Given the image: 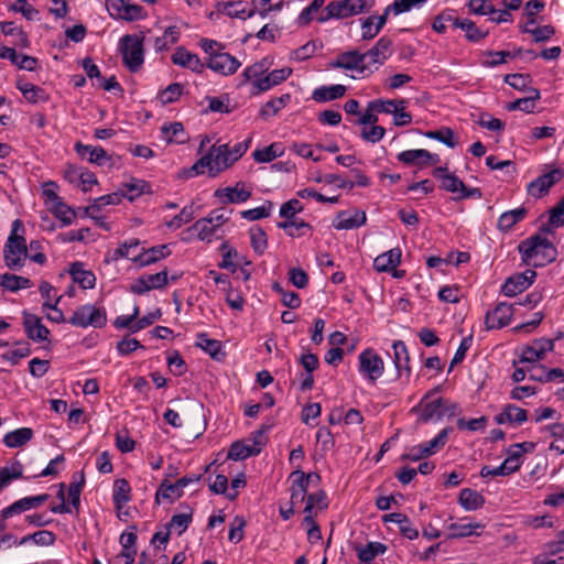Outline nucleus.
<instances>
[{
	"label": "nucleus",
	"mask_w": 564,
	"mask_h": 564,
	"mask_svg": "<svg viewBox=\"0 0 564 564\" xmlns=\"http://www.w3.org/2000/svg\"><path fill=\"white\" fill-rule=\"evenodd\" d=\"M183 85L180 83L170 84L165 89L161 90L158 99L165 106L177 101L183 95Z\"/></svg>",
	"instance_id": "obj_56"
},
{
	"label": "nucleus",
	"mask_w": 564,
	"mask_h": 564,
	"mask_svg": "<svg viewBox=\"0 0 564 564\" xmlns=\"http://www.w3.org/2000/svg\"><path fill=\"white\" fill-rule=\"evenodd\" d=\"M467 518L460 519V522H454L448 525V530L451 533L448 534V539H460L467 538L471 535H479L477 530L484 529L485 525L480 522H467L464 523Z\"/></svg>",
	"instance_id": "obj_33"
},
{
	"label": "nucleus",
	"mask_w": 564,
	"mask_h": 564,
	"mask_svg": "<svg viewBox=\"0 0 564 564\" xmlns=\"http://www.w3.org/2000/svg\"><path fill=\"white\" fill-rule=\"evenodd\" d=\"M106 8L111 18L128 22L144 20L148 17L143 7L130 0H106Z\"/></svg>",
	"instance_id": "obj_7"
},
{
	"label": "nucleus",
	"mask_w": 564,
	"mask_h": 564,
	"mask_svg": "<svg viewBox=\"0 0 564 564\" xmlns=\"http://www.w3.org/2000/svg\"><path fill=\"white\" fill-rule=\"evenodd\" d=\"M375 0H334L330 1L318 17V22L324 23L332 19H346L370 10Z\"/></svg>",
	"instance_id": "obj_4"
},
{
	"label": "nucleus",
	"mask_w": 564,
	"mask_h": 564,
	"mask_svg": "<svg viewBox=\"0 0 564 564\" xmlns=\"http://www.w3.org/2000/svg\"><path fill=\"white\" fill-rule=\"evenodd\" d=\"M392 44L391 39L382 36L377 41L373 47L364 53L369 69H377L391 56Z\"/></svg>",
	"instance_id": "obj_14"
},
{
	"label": "nucleus",
	"mask_w": 564,
	"mask_h": 564,
	"mask_svg": "<svg viewBox=\"0 0 564 564\" xmlns=\"http://www.w3.org/2000/svg\"><path fill=\"white\" fill-rule=\"evenodd\" d=\"M260 446L254 443L253 445H247L242 442H235L231 444L228 458L234 460H242L260 453Z\"/></svg>",
	"instance_id": "obj_42"
},
{
	"label": "nucleus",
	"mask_w": 564,
	"mask_h": 564,
	"mask_svg": "<svg viewBox=\"0 0 564 564\" xmlns=\"http://www.w3.org/2000/svg\"><path fill=\"white\" fill-rule=\"evenodd\" d=\"M34 433L30 427H20L7 433L3 437V443L7 447L17 448L29 443Z\"/></svg>",
	"instance_id": "obj_39"
},
{
	"label": "nucleus",
	"mask_w": 564,
	"mask_h": 564,
	"mask_svg": "<svg viewBox=\"0 0 564 564\" xmlns=\"http://www.w3.org/2000/svg\"><path fill=\"white\" fill-rule=\"evenodd\" d=\"M24 332L29 339L35 343L48 340L50 330L42 323L41 317L24 311L22 313Z\"/></svg>",
	"instance_id": "obj_17"
},
{
	"label": "nucleus",
	"mask_w": 564,
	"mask_h": 564,
	"mask_svg": "<svg viewBox=\"0 0 564 564\" xmlns=\"http://www.w3.org/2000/svg\"><path fill=\"white\" fill-rule=\"evenodd\" d=\"M291 94H283L280 97L271 98L260 108L259 115L263 119L276 116L291 102Z\"/></svg>",
	"instance_id": "obj_36"
},
{
	"label": "nucleus",
	"mask_w": 564,
	"mask_h": 564,
	"mask_svg": "<svg viewBox=\"0 0 564 564\" xmlns=\"http://www.w3.org/2000/svg\"><path fill=\"white\" fill-rule=\"evenodd\" d=\"M443 403H444V398H437L435 400H432V401L423 404L421 419L424 422L433 421V420H435V421L442 420L441 413H442Z\"/></svg>",
	"instance_id": "obj_52"
},
{
	"label": "nucleus",
	"mask_w": 564,
	"mask_h": 564,
	"mask_svg": "<svg viewBox=\"0 0 564 564\" xmlns=\"http://www.w3.org/2000/svg\"><path fill=\"white\" fill-rule=\"evenodd\" d=\"M196 346L217 360L219 359V355H224L221 351V343L209 338L205 333L197 335Z\"/></svg>",
	"instance_id": "obj_49"
},
{
	"label": "nucleus",
	"mask_w": 564,
	"mask_h": 564,
	"mask_svg": "<svg viewBox=\"0 0 564 564\" xmlns=\"http://www.w3.org/2000/svg\"><path fill=\"white\" fill-rule=\"evenodd\" d=\"M528 214V209L525 207H518L516 209H511L508 212H505L500 215L498 219V228L499 230L507 232L509 231L514 225L520 223L524 219V217Z\"/></svg>",
	"instance_id": "obj_40"
},
{
	"label": "nucleus",
	"mask_w": 564,
	"mask_h": 564,
	"mask_svg": "<svg viewBox=\"0 0 564 564\" xmlns=\"http://www.w3.org/2000/svg\"><path fill=\"white\" fill-rule=\"evenodd\" d=\"M536 276L535 271L525 270L522 273H517L506 280L501 288V292L509 297L516 296L527 290Z\"/></svg>",
	"instance_id": "obj_16"
},
{
	"label": "nucleus",
	"mask_w": 564,
	"mask_h": 564,
	"mask_svg": "<svg viewBox=\"0 0 564 564\" xmlns=\"http://www.w3.org/2000/svg\"><path fill=\"white\" fill-rule=\"evenodd\" d=\"M215 197L219 198L225 204H240L251 197V191L246 188L243 183L238 182L232 187L216 189Z\"/></svg>",
	"instance_id": "obj_24"
},
{
	"label": "nucleus",
	"mask_w": 564,
	"mask_h": 564,
	"mask_svg": "<svg viewBox=\"0 0 564 564\" xmlns=\"http://www.w3.org/2000/svg\"><path fill=\"white\" fill-rule=\"evenodd\" d=\"M272 208V202L267 200L263 205L259 207L241 212V217L250 221L267 218L270 216Z\"/></svg>",
	"instance_id": "obj_58"
},
{
	"label": "nucleus",
	"mask_w": 564,
	"mask_h": 564,
	"mask_svg": "<svg viewBox=\"0 0 564 564\" xmlns=\"http://www.w3.org/2000/svg\"><path fill=\"white\" fill-rule=\"evenodd\" d=\"M75 150L82 159L97 165H102L107 160L106 151L99 145H88L77 142Z\"/></svg>",
	"instance_id": "obj_32"
},
{
	"label": "nucleus",
	"mask_w": 564,
	"mask_h": 564,
	"mask_svg": "<svg viewBox=\"0 0 564 564\" xmlns=\"http://www.w3.org/2000/svg\"><path fill=\"white\" fill-rule=\"evenodd\" d=\"M0 286L6 291L15 293L20 290L32 288L33 282L25 276L12 273H2L0 274Z\"/></svg>",
	"instance_id": "obj_35"
},
{
	"label": "nucleus",
	"mask_w": 564,
	"mask_h": 564,
	"mask_svg": "<svg viewBox=\"0 0 564 564\" xmlns=\"http://www.w3.org/2000/svg\"><path fill=\"white\" fill-rule=\"evenodd\" d=\"M249 235L253 251L258 254H263L268 248V237L265 231L259 226H252L249 229Z\"/></svg>",
	"instance_id": "obj_51"
},
{
	"label": "nucleus",
	"mask_w": 564,
	"mask_h": 564,
	"mask_svg": "<svg viewBox=\"0 0 564 564\" xmlns=\"http://www.w3.org/2000/svg\"><path fill=\"white\" fill-rule=\"evenodd\" d=\"M283 0H252V10L261 18H267L271 12L280 11L283 7Z\"/></svg>",
	"instance_id": "obj_53"
},
{
	"label": "nucleus",
	"mask_w": 564,
	"mask_h": 564,
	"mask_svg": "<svg viewBox=\"0 0 564 564\" xmlns=\"http://www.w3.org/2000/svg\"><path fill=\"white\" fill-rule=\"evenodd\" d=\"M401 254L402 253L399 248L390 249L375 258L373 268L378 272H390L400 264Z\"/></svg>",
	"instance_id": "obj_30"
},
{
	"label": "nucleus",
	"mask_w": 564,
	"mask_h": 564,
	"mask_svg": "<svg viewBox=\"0 0 564 564\" xmlns=\"http://www.w3.org/2000/svg\"><path fill=\"white\" fill-rule=\"evenodd\" d=\"M209 489L217 495H225L230 500L236 499L238 496V491H229L228 478L225 475H217L209 484Z\"/></svg>",
	"instance_id": "obj_57"
},
{
	"label": "nucleus",
	"mask_w": 564,
	"mask_h": 564,
	"mask_svg": "<svg viewBox=\"0 0 564 564\" xmlns=\"http://www.w3.org/2000/svg\"><path fill=\"white\" fill-rule=\"evenodd\" d=\"M53 214L56 218L61 219L64 225L72 224L75 218V212L61 199L54 203Z\"/></svg>",
	"instance_id": "obj_63"
},
{
	"label": "nucleus",
	"mask_w": 564,
	"mask_h": 564,
	"mask_svg": "<svg viewBox=\"0 0 564 564\" xmlns=\"http://www.w3.org/2000/svg\"><path fill=\"white\" fill-rule=\"evenodd\" d=\"M451 432H453L452 427H445L441 430L434 438H432L429 442L422 443V445L427 451L426 453L429 456L437 453L441 448L445 446Z\"/></svg>",
	"instance_id": "obj_55"
},
{
	"label": "nucleus",
	"mask_w": 564,
	"mask_h": 564,
	"mask_svg": "<svg viewBox=\"0 0 564 564\" xmlns=\"http://www.w3.org/2000/svg\"><path fill=\"white\" fill-rule=\"evenodd\" d=\"M522 260L533 267H544L556 259L557 251L554 245L544 236L534 235L518 246Z\"/></svg>",
	"instance_id": "obj_1"
},
{
	"label": "nucleus",
	"mask_w": 564,
	"mask_h": 564,
	"mask_svg": "<svg viewBox=\"0 0 564 564\" xmlns=\"http://www.w3.org/2000/svg\"><path fill=\"white\" fill-rule=\"evenodd\" d=\"M442 188L449 193H454V194L458 193L459 199H465V198L479 199L482 196L481 191L478 187H471V188L466 187L464 182L453 173H447L444 175L443 181H442Z\"/></svg>",
	"instance_id": "obj_18"
},
{
	"label": "nucleus",
	"mask_w": 564,
	"mask_h": 564,
	"mask_svg": "<svg viewBox=\"0 0 564 564\" xmlns=\"http://www.w3.org/2000/svg\"><path fill=\"white\" fill-rule=\"evenodd\" d=\"M170 254L169 247L166 245L155 246L150 249H142V251L131 258L134 263L140 267L150 265L161 259L166 258Z\"/></svg>",
	"instance_id": "obj_27"
},
{
	"label": "nucleus",
	"mask_w": 564,
	"mask_h": 564,
	"mask_svg": "<svg viewBox=\"0 0 564 564\" xmlns=\"http://www.w3.org/2000/svg\"><path fill=\"white\" fill-rule=\"evenodd\" d=\"M31 354V349L28 344H23L19 348L9 350L1 355V359L10 362L12 366L18 365L20 360L26 358Z\"/></svg>",
	"instance_id": "obj_62"
},
{
	"label": "nucleus",
	"mask_w": 564,
	"mask_h": 564,
	"mask_svg": "<svg viewBox=\"0 0 564 564\" xmlns=\"http://www.w3.org/2000/svg\"><path fill=\"white\" fill-rule=\"evenodd\" d=\"M513 304L499 302L494 310L488 311L485 316L486 329H500L509 325L513 316Z\"/></svg>",
	"instance_id": "obj_11"
},
{
	"label": "nucleus",
	"mask_w": 564,
	"mask_h": 564,
	"mask_svg": "<svg viewBox=\"0 0 564 564\" xmlns=\"http://www.w3.org/2000/svg\"><path fill=\"white\" fill-rule=\"evenodd\" d=\"M484 55L486 58L481 61V65L485 67H496L505 64L512 56L508 51H489L484 53Z\"/></svg>",
	"instance_id": "obj_60"
},
{
	"label": "nucleus",
	"mask_w": 564,
	"mask_h": 564,
	"mask_svg": "<svg viewBox=\"0 0 564 564\" xmlns=\"http://www.w3.org/2000/svg\"><path fill=\"white\" fill-rule=\"evenodd\" d=\"M85 485V475L83 471L76 473L73 476V480L68 486V499L69 503L74 509H78L80 506V494Z\"/></svg>",
	"instance_id": "obj_47"
},
{
	"label": "nucleus",
	"mask_w": 564,
	"mask_h": 564,
	"mask_svg": "<svg viewBox=\"0 0 564 564\" xmlns=\"http://www.w3.org/2000/svg\"><path fill=\"white\" fill-rule=\"evenodd\" d=\"M398 160L408 165H434L440 162V155L424 149L405 150L398 154Z\"/></svg>",
	"instance_id": "obj_20"
},
{
	"label": "nucleus",
	"mask_w": 564,
	"mask_h": 564,
	"mask_svg": "<svg viewBox=\"0 0 564 564\" xmlns=\"http://www.w3.org/2000/svg\"><path fill=\"white\" fill-rule=\"evenodd\" d=\"M563 177L564 171L562 169H552L530 182L527 186V191L532 197L540 198L547 194L550 188L554 184L558 183Z\"/></svg>",
	"instance_id": "obj_10"
},
{
	"label": "nucleus",
	"mask_w": 564,
	"mask_h": 564,
	"mask_svg": "<svg viewBox=\"0 0 564 564\" xmlns=\"http://www.w3.org/2000/svg\"><path fill=\"white\" fill-rule=\"evenodd\" d=\"M292 75V68L283 67L280 69H273L262 79L257 80L252 84L251 94L253 96L270 90L272 87L280 85Z\"/></svg>",
	"instance_id": "obj_19"
},
{
	"label": "nucleus",
	"mask_w": 564,
	"mask_h": 564,
	"mask_svg": "<svg viewBox=\"0 0 564 564\" xmlns=\"http://www.w3.org/2000/svg\"><path fill=\"white\" fill-rule=\"evenodd\" d=\"M200 476L197 475H191V476H184L180 479H177L175 482H171L167 479H164L156 492H155V501L158 503L161 502V500H167L169 502H174L178 498L183 496V490L185 487H187L189 484L198 481Z\"/></svg>",
	"instance_id": "obj_9"
},
{
	"label": "nucleus",
	"mask_w": 564,
	"mask_h": 564,
	"mask_svg": "<svg viewBox=\"0 0 564 564\" xmlns=\"http://www.w3.org/2000/svg\"><path fill=\"white\" fill-rule=\"evenodd\" d=\"M458 502L466 511H475L484 507L485 498L474 489L464 488L459 492Z\"/></svg>",
	"instance_id": "obj_37"
},
{
	"label": "nucleus",
	"mask_w": 564,
	"mask_h": 564,
	"mask_svg": "<svg viewBox=\"0 0 564 564\" xmlns=\"http://www.w3.org/2000/svg\"><path fill=\"white\" fill-rule=\"evenodd\" d=\"M268 70V63L265 59L254 63L246 67L242 72L247 82L251 80L252 84L263 78L264 73Z\"/></svg>",
	"instance_id": "obj_59"
},
{
	"label": "nucleus",
	"mask_w": 564,
	"mask_h": 564,
	"mask_svg": "<svg viewBox=\"0 0 564 564\" xmlns=\"http://www.w3.org/2000/svg\"><path fill=\"white\" fill-rule=\"evenodd\" d=\"M346 86L336 84L319 86L312 93V99L316 102H328L341 98L346 94Z\"/></svg>",
	"instance_id": "obj_31"
},
{
	"label": "nucleus",
	"mask_w": 564,
	"mask_h": 564,
	"mask_svg": "<svg viewBox=\"0 0 564 564\" xmlns=\"http://www.w3.org/2000/svg\"><path fill=\"white\" fill-rule=\"evenodd\" d=\"M144 35L126 34L120 39L119 51L122 56L123 65L131 72L137 73L144 63Z\"/></svg>",
	"instance_id": "obj_5"
},
{
	"label": "nucleus",
	"mask_w": 564,
	"mask_h": 564,
	"mask_svg": "<svg viewBox=\"0 0 564 564\" xmlns=\"http://www.w3.org/2000/svg\"><path fill=\"white\" fill-rule=\"evenodd\" d=\"M139 245L140 240L135 238L122 242L117 249H115L111 252H108V254L106 256V262H117L122 258L131 259L134 256L132 251L137 249Z\"/></svg>",
	"instance_id": "obj_44"
},
{
	"label": "nucleus",
	"mask_w": 564,
	"mask_h": 564,
	"mask_svg": "<svg viewBox=\"0 0 564 564\" xmlns=\"http://www.w3.org/2000/svg\"><path fill=\"white\" fill-rule=\"evenodd\" d=\"M427 0H393L387 7V11H392L393 15H399L411 11L414 7L425 3Z\"/></svg>",
	"instance_id": "obj_61"
},
{
	"label": "nucleus",
	"mask_w": 564,
	"mask_h": 564,
	"mask_svg": "<svg viewBox=\"0 0 564 564\" xmlns=\"http://www.w3.org/2000/svg\"><path fill=\"white\" fill-rule=\"evenodd\" d=\"M393 362L399 377L403 375L409 378L411 376L410 354L406 345L402 340H394L392 344Z\"/></svg>",
	"instance_id": "obj_25"
},
{
	"label": "nucleus",
	"mask_w": 564,
	"mask_h": 564,
	"mask_svg": "<svg viewBox=\"0 0 564 564\" xmlns=\"http://www.w3.org/2000/svg\"><path fill=\"white\" fill-rule=\"evenodd\" d=\"M278 227L284 229L290 237H302L306 235L307 231H312V226L299 218L279 223Z\"/></svg>",
	"instance_id": "obj_46"
},
{
	"label": "nucleus",
	"mask_w": 564,
	"mask_h": 564,
	"mask_svg": "<svg viewBox=\"0 0 564 564\" xmlns=\"http://www.w3.org/2000/svg\"><path fill=\"white\" fill-rule=\"evenodd\" d=\"M312 477V474H305L301 469H295L291 473L290 479L292 480V485L290 488L291 491V505H299L305 500L308 481Z\"/></svg>",
	"instance_id": "obj_22"
},
{
	"label": "nucleus",
	"mask_w": 564,
	"mask_h": 564,
	"mask_svg": "<svg viewBox=\"0 0 564 564\" xmlns=\"http://www.w3.org/2000/svg\"><path fill=\"white\" fill-rule=\"evenodd\" d=\"M366 221L367 216L362 210H343L338 213L333 227L337 230H351L364 226Z\"/></svg>",
	"instance_id": "obj_23"
},
{
	"label": "nucleus",
	"mask_w": 564,
	"mask_h": 564,
	"mask_svg": "<svg viewBox=\"0 0 564 564\" xmlns=\"http://www.w3.org/2000/svg\"><path fill=\"white\" fill-rule=\"evenodd\" d=\"M303 210L302 203L296 199L292 198L284 204H282L280 208V216L284 218L285 220H290L293 218H296V214L301 213Z\"/></svg>",
	"instance_id": "obj_64"
},
{
	"label": "nucleus",
	"mask_w": 564,
	"mask_h": 564,
	"mask_svg": "<svg viewBox=\"0 0 564 564\" xmlns=\"http://www.w3.org/2000/svg\"><path fill=\"white\" fill-rule=\"evenodd\" d=\"M424 135L429 139L437 140L448 148H455L457 145L455 133L448 127H443L435 131H426Z\"/></svg>",
	"instance_id": "obj_54"
},
{
	"label": "nucleus",
	"mask_w": 564,
	"mask_h": 564,
	"mask_svg": "<svg viewBox=\"0 0 564 564\" xmlns=\"http://www.w3.org/2000/svg\"><path fill=\"white\" fill-rule=\"evenodd\" d=\"M235 161L231 159L228 144H214L207 154L202 156L193 166L196 175L204 174L207 170L209 176L215 177L229 169Z\"/></svg>",
	"instance_id": "obj_3"
},
{
	"label": "nucleus",
	"mask_w": 564,
	"mask_h": 564,
	"mask_svg": "<svg viewBox=\"0 0 564 564\" xmlns=\"http://www.w3.org/2000/svg\"><path fill=\"white\" fill-rule=\"evenodd\" d=\"M217 9L220 13L240 20H247L254 15V10L249 8L248 3L241 0L218 3Z\"/></svg>",
	"instance_id": "obj_26"
},
{
	"label": "nucleus",
	"mask_w": 564,
	"mask_h": 564,
	"mask_svg": "<svg viewBox=\"0 0 564 564\" xmlns=\"http://www.w3.org/2000/svg\"><path fill=\"white\" fill-rule=\"evenodd\" d=\"M23 234V223L20 219L13 220L11 232L3 247L4 264L12 271L21 270L29 257L26 240Z\"/></svg>",
	"instance_id": "obj_2"
},
{
	"label": "nucleus",
	"mask_w": 564,
	"mask_h": 564,
	"mask_svg": "<svg viewBox=\"0 0 564 564\" xmlns=\"http://www.w3.org/2000/svg\"><path fill=\"white\" fill-rule=\"evenodd\" d=\"M453 26L465 32V36L470 42H479L488 35V31L479 29L475 22L468 19H449Z\"/></svg>",
	"instance_id": "obj_34"
},
{
	"label": "nucleus",
	"mask_w": 564,
	"mask_h": 564,
	"mask_svg": "<svg viewBox=\"0 0 564 564\" xmlns=\"http://www.w3.org/2000/svg\"><path fill=\"white\" fill-rule=\"evenodd\" d=\"M240 66L241 63L226 51L221 54H215L212 57H207L205 63V67H208L213 72L223 76L235 74Z\"/></svg>",
	"instance_id": "obj_13"
},
{
	"label": "nucleus",
	"mask_w": 564,
	"mask_h": 564,
	"mask_svg": "<svg viewBox=\"0 0 564 564\" xmlns=\"http://www.w3.org/2000/svg\"><path fill=\"white\" fill-rule=\"evenodd\" d=\"M324 4L325 0H313L297 17V24L305 26L314 20L318 22V17L324 11Z\"/></svg>",
	"instance_id": "obj_43"
},
{
	"label": "nucleus",
	"mask_w": 564,
	"mask_h": 564,
	"mask_svg": "<svg viewBox=\"0 0 564 564\" xmlns=\"http://www.w3.org/2000/svg\"><path fill=\"white\" fill-rule=\"evenodd\" d=\"M387 551V546L380 542H369L365 546L357 547V555L360 562L371 563V561Z\"/></svg>",
	"instance_id": "obj_50"
},
{
	"label": "nucleus",
	"mask_w": 564,
	"mask_h": 564,
	"mask_svg": "<svg viewBox=\"0 0 564 564\" xmlns=\"http://www.w3.org/2000/svg\"><path fill=\"white\" fill-rule=\"evenodd\" d=\"M197 232V237L202 241L210 242L215 237L219 235V228L212 224L206 217L198 219L192 227Z\"/></svg>",
	"instance_id": "obj_45"
},
{
	"label": "nucleus",
	"mask_w": 564,
	"mask_h": 564,
	"mask_svg": "<svg viewBox=\"0 0 564 564\" xmlns=\"http://www.w3.org/2000/svg\"><path fill=\"white\" fill-rule=\"evenodd\" d=\"M48 497L50 496L47 494H43V495L21 498V499L14 501L12 505L3 508L0 511V518L2 520H6L15 514H20L24 511L39 508L48 499Z\"/></svg>",
	"instance_id": "obj_15"
},
{
	"label": "nucleus",
	"mask_w": 564,
	"mask_h": 564,
	"mask_svg": "<svg viewBox=\"0 0 564 564\" xmlns=\"http://www.w3.org/2000/svg\"><path fill=\"white\" fill-rule=\"evenodd\" d=\"M149 184L139 178H132L131 182L124 183L122 185V189L119 192L122 194V198L126 197L130 202L134 200L139 196H141L143 193H145L149 189Z\"/></svg>",
	"instance_id": "obj_48"
},
{
	"label": "nucleus",
	"mask_w": 564,
	"mask_h": 564,
	"mask_svg": "<svg viewBox=\"0 0 564 564\" xmlns=\"http://www.w3.org/2000/svg\"><path fill=\"white\" fill-rule=\"evenodd\" d=\"M68 323L80 328H102L107 324V312L102 306L84 304L74 311Z\"/></svg>",
	"instance_id": "obj_6"
},
{
	"label": "nucleus",
	"mask_w": 564,
	"mask_h": 564,
	"mask_svg": "<svg viewBox=\"0 0 564 564\" xmlns=\"http://www.w3.org/2000/svg\"><path fill=\"white\" fill-rule=\"evenodd\" d=\"M131 499V487L127 479H117L113 485L112 501L117 509H121Z\"/></svg>",
	"instance_id": "obj_41"
},
{
	"label": "nucleus",
	"mask_w": 564,
	"mask_h": 564,
	"mask_svg": "<svg viewBox=\"0 0 564 564\" xmlns=\"http://www.w3.org/2000/svg\"><path fill=\"white\" fill-rule=\"evenodd\" d=\"M160 131L161 139L167 143L184 144L188 140L183 123L178 121L164 123Z\"/></svg>",
	"instance_id": "obj_28"
},
{
	"label": "nucleus",
	"mask_w": 564,
	"mask_h": 564,
	"mask_svg": "<svg viewBox=\"0 0 564 564\" xmlns=\"http://www.w3.org/2000/svg\"><path fill=\"white\" fill-rule=\"evenodd\" d=\"M528 420V413L524 409H521L514 404H507L502 411L496 415L495 421L498 424H514L521 425Z\"/></svg>",
	"instance_id": "obj_29"
},
{
	"label": "nucleus",
	"mask_w": 564,
	"mask_h": 564,
	"mask_svg": "<svg viewBox=\"0 0 564 564\" xmlns=\"http://www.w3.org/2000/svg\"><path fill=\"white\" fill-rule=\"evenodd\" d=\"M329 66L332 68L356 70L359 74L369 69V65H367L364 53L356 50L339 54L336 59L329 63Z\"/></svg>",
	"instance_id": "obj_12"
},
{
	"label": "nucleus",
	"mask_w": 564,
	"mask_h": 564,
	"mask_svg": "<svg viewBox=\"0 0 564 564\" xmlns=\"http://www.w3.org/2000/svg\"><path fill=\"white\" fill-rule=\"evenodd\" d=\"M69 273L75 283H78L83 289H93L96 283V276L91 271L84 268L80 262L72 264Z\"/></svg>",
	"instance_id": "obj_38"
},
{
	"label": "nucleus",
	"mask_w": 564,
	"mask_h": 564,
	"mask_svg": "<svg viewBox=\"0 0 564 564\" xmlns=\"http://www.w3.org/2000/svg\"><path fill=\"white\" fill-rule=\"evenodd\" d=\"M174 65L187 68L194 73H203L205 63L200 61L197 54L189 52L184 46H178L171 56Z\"/></svg>",
	"instance_id": "obj_21"
},
{
	"label": "nucleus",
	"mask_w": 564,
	"mask_h": 564,
	"mask_svg": "<svg viewBox=\"0 0 564 564\" xmlns=\"http://www.w3.org/2000/svg\"><path fill=\"white\" fill-rule=\"evenodd\" d=\"M358 364L359 372L370 383H375L384 372V361L373 349L362 350Z\"/></svg>",
	"instance_id": "obj_8"
}]
</instances>
